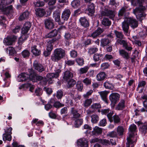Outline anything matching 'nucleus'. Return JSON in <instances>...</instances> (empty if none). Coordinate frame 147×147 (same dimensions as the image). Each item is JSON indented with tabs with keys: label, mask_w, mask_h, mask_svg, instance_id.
<instances>
[{
	"label": "nucleus",
	"mask_w": 147,
	"mask_h": 147,
	"mask_svg": "<svg viewBox=\"0 0 147 147\" xmlns=\"http://www.w3.org/2000/svg\"><path fill=\"white\" fill-rule=\"evenodd\" d=\"M89 67L87 66H85L84 67L81 68L79 70V73L80 74H83L86 73L88 71Z\"/></svg>",
	"instance_id": "4d7b16f0"
},
{
	"label": "nucleus",
	"mask_w": 147,
	"mask_h": 147,
	"mask_svg": "<svg viewBox=\"0 0 147 147\" xmlns=\"http://www.w3.org/2000/svg\"><path fill=\"white\" fill-rule=\"evenodd\" d=\"M136 126L134 124L131 125L129 127V130L130 133L129 134V136L127 137V142L126 144L127 147L129 146L130 147V145L133 144L136 142V138L134 137V132L136 131Z\"/></svg>",
	"instance_id": "7ed1b4c3"
},
{
	"label": "nucleus",
	"mask_w": 147,
	"mask_h": 147,
	"mask_svg": "<svg viewBox=\"0 0 147 147\" xmlns=\"http://www.w3.org/2000/svg\"><path fill=\"white\" fill-rule=\"evenodd\" d=\"M112 120L115 124L118 123L120 122V118L118 115H114L113 117Z\"/></svg>",
	"instance_id": "8fccbe9b"
},
{
	"label": "nucleus",
	"mask_w": 147,
	"mask_h": 147,
	"mask_svg": "<svg viewBox=\"0 0 147 147\" xmlns=\"http://www.w3.org/2000/svg\"><path fill=\"white\" fill-rule=\"evenodd\" d=\"M71 12L69 9H65L62 13L61 16V24H63L65 21H67L70 16Z\"/></svg>",
	"instance_id": "1a4fd4ad"
},
{
	"label": "nucleus",
	"mask_w": 147,
	"mask_h": 147,
	"mask_svg": "<svg viewBox=\"0 0 147 147\" xmlns=\"http://www.w3.org/2000/svg\"><path fill=\"white\" fill-rule=\"evenodd\" d=\"M95 7L94 4L93 3H89L86 9V12L88 14L92 15L95 12Z\"/></svg>",
	"instance_id": "a211bd4d"
},
{
	"label": "nucleus",
	"mask_w": 147,
	"mask_h": 147,
	"mask_svg": "<svg viewBox=\"0 0 147 147\" xmlns=\"http://www.w3.org/2000/svg\"><path fill=\"white\" fill-rule=\"evenodd\" d=\"M58 74H55L54 73L48 74L47 75V77L48 80H51L52 79L58 77Z\"/></svg>",
	"instance_id": "79ce46f5"
},
{
	"label": "nucleus",
	"mask_w": 147,
	"mask_h": 147,
	"mask_svg": "<svg viewBox=\"0 0 147 147\" xmlns=\"http://www.w3.org/2000/svg\"><path fill=\"white\" fill-rule=\"evenodd\" d=\"M17 39V36L14 35H11L7 36L4 38L3 42L7 45H13Z\"/></svg>",
	"instance_id": "0eeeda50"
},
{
	"label": "nucleus",
	"mask_w": 147,
	"mask_h": 147,
	"mask_svg": "<svg viewBox=\"0 0 147 147\" xmlns=\"http://www.w3.org/2000/svg\"><path fill=\"white\" fill-rule=\"evenodd\" d=\"M12 128L11 127H7L4 129L5 133L3 135V139L4 141L7 140L10 141L11 140L12 137L11 131Z\"/></svg>",
	"instance_id": "423d86ee"
},
{
	"label": "nucleus",
	"mask_w": 147,
	"mask_h": 147,
	"mask_svg": "<svg viewBox=\"0 0 147 147\" xmlns=\"http://www.w3.org/2000/svg\"><path fill=\"white\" fill-rule=\"evenodd\" d=\"M91 121L92 123H96L98 122L99 119V117L97 115H93L91 116Z\"/></svg>",
	"instance_id": "a19ab883"
},
{
	"label": "nucleus",
	"mask_w": 147,
	"mask_h": 147,
	"mask_svg": "<svg viewBox=\"0 0 147 147\" xmlns=\"http://www.w3.org/2000/svg\"><path fill=\"white\" fill-rule=\"evenodd\" d=\"M53 103V101L52 100H51L47 104L45 105V109L47 111L50 109L52 107V105L50 104V103Z\"/></svg>",
	"instance_id": "69168bd1"
},
{
	"label": "nucleus",
	"mask_w": 147,
	"mask_h": 147,
	"mask_svg": "<svg viewBox=\"0 0 147 147\" xmlns=\"http://www.w3.org/2000/svg\"><path fill=\"white\" fill-rule=\"evenodd\" d=\"M71 5L74 8H77L80 5L79 0H74L71 3Z\"/></svg>",
	"instance_id": "ea45409f"
},
{
	"label": "nucleus",
	"mask_w": 147,
	"mask_h": 147,
	"mask_svg": "<svg viewBox=\"0 0 147 147\" xmlns=\"http://www.w3.org/2000/svg\"><path fill=\"white\" fill-rule=\"evenodd\" d=\"M91 107L94 110H96L100 108H101V105L99 103H94L91 106Z\"/></svg>",
	"instance_id": "774afa93"
},
{
	"label": "nucleus",
	"mask_w": 147,
	"mask_h": 147,
	"mask_svg": "<svg viewBox=\"0 0 147 147\" xmlns=\"http://www.w3.org/2000/svg\"><path fill=\"white\" fill-rule=\"evenodd\" d=\"M123 47L125 49L128 51H131L133 49L131 45L129 43H128L127 42L124 45Z\"/></svg>",
	"instance_id": "5fc2aeb1"
},
{
	"label": "nucleus",
	"mask_w": 147,
	"mask_h": 147,
	"mask_svg": "<svg viewBox=\"0 0 147 147\" xmlns=\"http://www.w3.org/2000/svg\"><path fill=\"white\" fill-rule=\"evenodd\" d=\"M102 24L106 26H109L111 25V22L107 18H104L102 21Z\"/></svg>",
	"instance_id": "c9c22d12"
},
{
	"label": "nucleus",
	"mask_w": 147,
	"mask_h": 147,
	"mask_svg": "<svg viewBox=\"0 0 147 147\" xmlns=\"http://www.w3.org/2000/svg\"><path fill=\"white\" fill-rule=\"evenodd\" d=\"M106 77V74L104 72H101L98 74L96 76V80L98 81L104 80Z\"/></svg>",
	"instance_id": "bb28decb"
},
{
	"label": "nucleus",
	"mask_w": 147,
	"mask_h": 147,
	"mask_svg": "<svg viewBox=\"0 0 147 147\" xmlns=\"http://www.w3.org/2000/svg\"><path fill=\"white\" fill-rule=\"evenodd\" d=\"M35 7H42L45 5V3L43 1H38L34 3Z\"/></svg>",
	"instance_id": "338daca9"
},
{
	"label": "nucleus",
	"mask_w": 147,
	"mask_h": 147,
	"mask_svg": "<svg viewBox=\"0 0 147 147\" xmlns=\"http://www.w3.org/2000/svg\"><path fill=\"white\" fill-rule=\"evenodd\" d=\"M144 1V0H137L139 7L133 10V13L136 16L137 19L140 21H142L146 16V14L144 12L146 9L145 7L143 6Z\"/></svg>",
	"instance_id": "f257e3e1"
},
{
	"label": "nucleus",
	"mask_w": 147,
	"mask_h": 147,
	"mask_svg": "<svg viewBox=\"0 0 147 147\" xmlns=\"http://www.w3.org/2000/svg\"><path fill=\"white\" fill-rule=\"evenodd\" d=\"M58 33V30L55 29L46 35L45 37L46 38H47L55 36L57 35Z\"/></svg>",
	"instance_id": "c85d7f7f"
},
{
	"label": "nucleus",
	"mask_w": 147,
	"mask_h": 147,
	"mask_svg": "<svg viewBox=\"0 0 147 147\" xmlns=\"http://www.w3.org/2000/svg\"><path fill=\"white\" fill-rule=\"evenodd\" d=\"M79 22L82 26L85 27H88L89 25L88 21L85 17H82L80 18Z\"/></svg>",
	"instance_id": "412c9836"
},
{
	"label": "nucleus",
	"mask_w": 147,
	"mask_h": 147,
	"mask_svg": "<svg viewBox=\"0 0 147 147\" xmlns=\"http://www.w3.org/2000/svg\"><path fill=\"white\" fill-rule=\"evenodd\" d=\"M146 84V82L144 81H141L139 82L138 88H137V90H139L140 88H142L141 89H140V90L139 91L140 93H141L142 92Z\"/></svg>",
	"instance_id": "72a5a7b5"
},
{
	"label": "nucleus",
	"mask_w": 147,
	"mask_h": 147,
	"mask_svg": "<svg viewBox=\"0 0 147 147\" xmlns=\"http://www.w3.org/2000/svg\"><path fill=\"white\" fill-rule=\"evenodd\" d=\"M98 49L96 47H91L88 49V53L90 55H92L97 52Z\"/></svg>",
	"instance_id": "49530a36"
},
{
	"label": "nucleus",
	"mask_w": 147,
	"mask_h": 147,
	"mask_svg": "<svg viewBox=\"0 0 147 147\" xmlns=\"http://www.w3.org/2000/svg\"><path fill=\"white\" fill-rule=\"evenodd\" d=\"M124 131V129L122 127L119 126L117 127V132L119 135H123Z\"/></svg>",
	"instance_id": "6e6d98bb"
},
{
	"label": "nucleus",
	"mask_w": 147,
	"mask_h": 147,
	"mask_svg": "<svg viewBox=\"0 0 147 147\" xmlns=\"http://www.w3.org/2000/svg\"><path fill=\"white\" fill-rule=\"evenodd\" d=\"M83 123V120L82 119H77L75 120L74 125L75 127H79Z\"/></svg>",
	"instance_id": "a18cd8bd"
},
{
	"label": "nucleus",
	"mask_w": 147,
	"mask_h": 147,
	"mask_svg": "<svg viewBox=\"0 0 147 147\" xmlns=\"http://www.w3.org/2000/svg\"><path fill=\"white\" fill-rule=\"evenodd\" d=\"M102 128L98 126H95L93 129V130L92 131V134L95 135L96 134H100L102 133Z\"/></svg>",
	"instance_id": "473e14b6"
},
{
	"label": "nucleus",
	"mask_w": 147,
	"mask_h": 147,
	"mask_svg": "<svg viewBox=\"0 0 147 147\" xmlns=\"http://www.w3.org/2000/svg\"><path fill=\"white\" fill-rule=\"evenodd\" d=\"M38 119H33L31 122L32 124L35 123L36 125L39 126L40 124H42L43 123L42 121H38Z\"/></svg>",
	"instance_id": "0e129e2a"
},
{
	"label": "nucleus",
	"mask_w": 147,
	"mask_h": 147,
	"mask_svg": "<svg viewBox=\"0 0 147 147\" xmlns=\"http://www.w3.org/2000/svg\"><path fill=\"white\" fill-rule=\"evenodd\" d=\"M139 130L141 134L144 135L147 132V124L141 126L140 127Z\"/></svg>",
	"instance_id": "2f4dec72"
},
{
	"label": "nucleus",
	"mask_w": 147,
	"mask_h": 147,
	"mask_svg": "<svg viewBox=\"0 0 147 147\" xmlns=\"http://www.w3.org/2000/svg\"><path fill=\"white\" fill-rule=\"evenodd\" d=\"M101 13L102 15L108 16L111 19L113 18L115 16L113 11L108 10V9L106 8H105L104 9L101 11Z\"/></svg>",
	"instance_id": "9b49d317"
},
{
	"label": "nucleus",
	"mask_w": 147,
	"mask_h": 147,
	"mask_svg": "<svg viewBox=\"0 0 147 147\" xmlns=\"http://www.w3.org/2000/svg\"><path fill=\"white\" fill-rule=\"evenodd\" d=\"M103 31L102 29L99 28L91 34L90 36L95 38L100 34Z\"/></svg>",
	"instance_id": "cd10ccee"
},
{
	"label": "nucleus",
	"mask_w": 147,
	"mask_h": 147,
	"mask_svg": "<svg viewBox=\"0 0 147 147\" xmlns=\"http://www.w3.org/2000/svg\"><path fill=\"white\" fill-rule=\"evenodd\" d=\"M107 37L110 38H103L101 40V45L102 47H104L109 44L111 41V40L113 38V36L111 34H109L107 35Z\"/></svg>",
	"instance_id": "2eb2a0df"
},
{
	"label": "nucleus",
	"mask_w": 147,
	"mask_h": 147,
	"mask_svg": "<svg viewBox=\"0 0 147 147\" xmlns=\"http://www.w3.org/2000/svg\"><path fill=\"white\" fill-rule=\"evenodd\" d=\"M108 93L109 92L107 91H102L99 92L102 99L106 103H107V97Z\"/></svg>",
	"instance_id": "7c9ffc66"
},
{
	"label": "nucleus",
	"mask_w": 147,
	"mask_h": 147,
	"mask_svg": "<svg viewBox=\"0 0 147 147\" xmlns=\"http://www.w3.org/2000/svg\"><path fill=\"white\" fill-rule=\"evenodd\" d=\"M35 11L36 15L40 17L43 16L45 13V12L44 9L40 8L36 9Z\"/></svg>",
	"instance_id": "a878e982"
},
{
	"label": "nucleus",
	"mask_w": 147,
	"mask_h": 147,
	"mask_svg": "<svg viewBox=\"0 0 147 147\" xmlns=\"http://www.w3.org/2000/svg\"><path fill=\"white\" fill-rule=\"evenodd\" d=\"M82 82L86 85H89L91 84V80L89 78H86L82 80Z\"/></svg>",
	"instance_id": "09e8293b"
},
{
	"label": "nucleus",
	"mask_w": 147,
	"mask_h": 147,
	"mask_svg": "<svg viewBox=\"0 0 147 147\" xmlns=\"http://www.w3.org/2000/svg\"><path fill=\"white\" fill-rule=\"evenodd\" d=\"M22 54L23 57L26 58L29 56L30 53L28 50H25L22 52Z\"/></svg>",
	"instance_id": "680f3d73"
},
{
	"label": "nucleus",
	"mask_w": 147,
	"mask_h": 147,
	"mask_svg": "<svg viewBox=\"0 0 147 147\" xmlns=\"http://www.w3.org/2000/svg\"><path fill=\"white\" fill-rule=\"evenodd\" d=\"M28 37V36L25 35H22L21 34V36L19 38L18 43L19 45H21L22 43L26 40L27 38Z\"/></svg>",
	"instance_id": "58836bf2"
},
{
	"label": "nucleus",
	"mask_w": 147,
	"mask_h": 147,
	"mask_svg": "<svg viewBox=\"0 0 147 147\" xmlns=\"http://www.w3.org/2000/svg\"><path fill=\"white\" fill-rule=\"evenodd\" d=\"M31 26V24L29 22H26L21 29V34L28 36L27 33Z\"/></svg>",
	"instance_id": "9d476101"
},
{
	"label": "nucleus",
	"mask_w": 147,
	"mask_h": 147,
	"mask_svg": "<svg viewBox=\"0 0 147 147\" xmlns=\"http://www.w3.org/2000/svg\"><path fill=\"white\" fill-rule=\"evenodd\" d=\"M119 52L120 55L123 58L127 59L129 58V54L125 50L123 49L120 50Z\"/></svg>",
	"instance_id": "393cba45"
},
{
	"label": "nucleus",
	"mask_w": 147,
	"mask_h": 147,
	"mask_svg": "<svg viewBox=\"0 0 147 147\" xmlns=\"http://www.w3.org/2000/svg\"><path fill=\"white\" fill-rule=\"evenodd\" d=\"M126 22H127L131 27L135 28L138 27V21L135 19L132 18H126Z\"/></svg>",
	"instance_id": "ddd939ff"
},
{
	"label": "nucleus",
	"mask_w": 147,
	"mask_h": 147,
	"mask_svg": "<svg viewBox=\"0 0 147 147\" xmlns=\"http://www.w3.org/2000/svg\"><path fill=\"white\" fill-rule=\"evenodd\" d=\"M125 101L121 100L120 102L115 107V109L117 110H122L125 107Z\"/></svg>",
	"instance_id": "5701e85b"
},
{
	"label": "nucleus",
	"mask_w": 147,
	"mask_h": 147,
	"mask_svg": "<svg viewBox=\"0 0 147 147\" xmlns=\"http://www.w3.org/2000/svg\"><path fill=\"white\" fill-rule=\"evenodd\" d=\"M29 75L26 73H22L18 76L17 80L18 82L25 81L29 79L33 82H36V74L32 69H28Z\"/></svg>",
	"instance_id": "f03ea898"
},
{
	"label": "nucleus",
	"mask_w": 147,
	"mask_h": 147,
	"mask_svg": "<svg viewBox=\"0 0 147 147\" xmlns=\"http://www.w3.org/2000/svg\"><path fill=\"white\" fill-rule=\"evenodd\" d=\"M76 83V81L73 79L69 80L67 82V87L68 88H70L73 87Z\"/></svg>",
	"instance_id": "4c0bfd02"
},
{
	"label": "nucleus",
	"mask_w": 147,
	"mask_h": 147,
	"mask_svg": "<svg viewBox=\"0 0 147 147\" xmlns=\"http://www.w3.org/2000/svg\"><path fill=\"white\" fill-rule=\"evenodd\" d=\"M31 52L35 56H38L41 53V51L37 48L36 46L34 45L32 46Z\"/></svg>",
	"instance_id": "4be33fe9"
},
{
	"label": "nucleus",
	"mask_w": 147,
	"mask_h": 147,
	"mask_svg": "<svg viewBox=\"0 0 147 147\" xmlns=\"http://www.w3.org/2000/svg\"><path fill=\"white\" fill-rule=\"evenodd\" d=\"M53 105L55 108H59L63 107L64 105L61 103L59 101H56L54 102Z\"/></svg>",
	"instance_id": "e2e57ef3"
},
{
	"label": "nucleus",
	"mask_w": 147,
	"mask_h": 147,
	"mask_svg": "<svg viewBox=\"0 0 147 147\" xmlns=\"http://www.w3.org/2000/svg\"><path fill=\"white\" fill-rule=\"evenodd\" d=\"M100 142L104 145L108 146L110 145V142L109 140L105 139H100Z\"/></svg>",
	"instance_id": "bf43d9fd"
},
{
	"label": "nucleus",
	"mask_w": 147,
	"mask_h": 147,
	"mask_svg": "<svg viewBox=\"0 0 147 147\" xmlns=\"http://www.w3.org/2000/svg\"><path fill=\"white\" fill-rule=\"evenodd\" d=\"M122 28L124 33L125 35H127L129 28V24L126 22V18L125 19L124 21L122 22Z\"/></svg>",
	"instance_id": "6ab92c4d"
},
{
	"label": "nucleus",
	"mask_w": 147,
	"mask_h": 147,
	"mask_svg": "<svg viewBox=\"0 0 147 147\" xmlns=\"http://www.w3.org/2000/svg\"><path fill=\"white\" fill-rule=\"evenodd\" d=\"M92 102V99L91 98L87 99L84 102V106L85 107H87L89 106Z\"/></svg>",
	"instance_id": "13d9d810"
},
{
	"label": "nucleus",
	"mask_w": 147,
	"mask_h": 147,
	"mask_svg": "<svg viewBox=\"0 0 147 147\" xmlns=\"http://www.w3.org/2000/svg\"><path fill=\"white\" fill-rule=\"evenodd\" d=\"M64 37L66 40H69L72 38H74V36L73 35H71L70 33L68 32L65 33Z\"/></svg>",
	"instance_id": "37998d69"
},
{
	"label": "nucleus",
	"mask_w": 147,
	"mask_h": 147,
	"mask_svg": "<svg viewBox=\"0 0 147 147\" xmlns=\"http://www.w3.org/2000/svg\"><path fill=\"white\" fill-rule=\"evenodd\" d=\"M33 65L34 69L39 72H42L45 70V68L44 66L37 60L34 61Z\"/></svg>",
	"instance_id": "f8f14e48"
},
{
	"label": "nucleus",
	"mask_w": 147,
	"mask_h": 147,
	"mask_svg": "<svg viewBox=\"0 0 147 147\" xmlns=\"http://www.w3.org/2000/svg\"><path fill=\"white\" fill-rule=\"evenodd\" d=\"M44 24L45 28L48 29H51L54 27L53 20L51 18L45 19L44 20Z\"/></svg>",
	"instance_id": "6e6552de"
},
{
	"label": "nucleus",
	"mask_w": 147,
	"mask_h": 147,
	"mask_svg": "<svg viewBox=\"0 0 147 147\" xmlns=\"http://www.w3.org/2000/svg\"><path fill=\"white\" fill-rule=\"evenodd\" d=\"M104 86L107 89H112L113 88L112 84L109 81H106L104 83Z\"/></svg>",
	"instance_id": "de8ad7c7"
},
{
	"label": "nucleus",
	"mask_w": 147,
	"mask_h": 147,
	"mask_svg": "<svg viewBox=\"0 0 147 147\" xmlns=\"http://www.w3.org/2000/svg\"><path fill=\"white\" fill-rule=\"evenodd\" d=\"M63 95V92L61 90H58L56 92V96L58 99H61Z\"/></svg>",
	"instance_id": "864d4df0"
},
{
	"label": "nucleus",
	"mask_w": 147,
	"mask_h": 147,
	"mask_svg": "<svg viewBox=\"0 0 147 147\" xmlns=\"http://www.w3.org/2000/svg\"><path fill=\"white\" fill-rule=\"evenodd\" d=\"M7 22L6 20L5 17L3 16H1L0 18V24L2 26H4L6 27V24Z\"/></svg>",
	"instance_id": "3c124183"
},
{
	"label": "nucleus",
	"mask_w": 147,
	"mask_h": 147,
	"mask_svg": "<svg viewBox=\"0 0 147 147\" xmlns=\"http://www.w3.org/2000/svg\"><path fill=\"white\" fill-rule=\"evenodd\" d=\"M77 144L81 147H88V140L84 138L80 139L77 141Z\"/></svg>",
	"instance_id": "f3484780"
},
{
	"label": "nucleus",
	"mask_w": 147,
	"mask_h": 147,
	"mask_svg": "<svg viewBox=\"0 0 147 147\" xmlns=\"http://www.w3.org/2000/svg\"><path fill=\"white\" fill-rule=\"evenodd\" d=\"M6 50L7 52L8 50L9 54L11 55H13L15 53L14 49L12 47H9L8 48L6 49Z\"/></svg>",
	"instance_id": "052dcab7"
},
{
	"label": "nucleus",
	"mask_w": 147,
	"mask_h": 147,
	"mask_svg": "<svg viewBox=\"0 0 147 147\" xmlns=\"http://www.w3.org/2000/svg\"><path fill=\"white\" fill-rule=\"evenodd\" d=\"M29 13L28 11H26L22 14L20 15L19 17V20L22 21L26 19H27L29 17Z\"/></svg>",
	"instance_id": "c756f323"
},
{
	"label": "nucleus",
	"mask_w": 147,
	"mask_h": 147,
	"mask_svg": "<svg viewBox=\"0 0 147 147\" xmlns=\"http://www.w3.org/2000/svg\"><path fill=\"white\" fill-rule=\"evenodd\" d=\"M73 77V74L72 73L69 71H67L64 73L63 78L65 80L67 81L70 78Z\"/></svg>",
	"instance_id": "b1692460"
},
{
	"label": "nucleus",
	"mask_w": 147,
	"mask_h": 147,
	"mask_svg": "<svg viewBox=\"0 0 147 147\" xmlns=\"http://www.w3.org/2000/svg\"><path fill=\"white\" fill-rule=\"evenodd\" d=\"M53 17L55 21L58 22L59 24L61 25L63 24H61L60 23L61 21V19H60V13L58 10H56L53 12Z\"/></svg>",
	"instance_id": "dca6fc26"
},
{
	"label": "nucleus",
	"mask_w": 147,
	"mask_h": 147,
	"mask_svg": "<svg viewBox=\"0 0 147 147\" xmlns=\"http://www.w3.org/2000/svg\"><path fill=\"white\" fill-rule=\"evenodd\" d=\"M14 0H0V10L3 11L8 13L12 9V6L7 5L11 4Z\"/></svg>",
	"instance_id": "20e7f679"
},
{
	"label": "nucleus",
	"mask_w": 147,
	"mask_h": 147,
	"mask_svg": "<svg viewBox=\"0 0 147 147\" xmlns=\"http://www.w3.org/2000/svg\"><path fill=\"white\" fill-rule=\"evenodd\" d=\"M65 55V52L61 48L57 49L54 51V53L51 56L53 61L56 62L63 58Z\"/></svg>",
	"instance_id": "39448f33"
},
{
	"label": "nucleus",
	"mask_w": 147,
	"mask_h": 147,
	"mask_svg": "<svg viewBox=\"0 0 147 147\" xmlns=\"http://www.w3.org/2000/svg\"><path fill=\"white\" fill-rule=\"evenodd\" d=\"M57 39L56 38H54L48 40L47 44V50L49 51H51L53 48V45L52 44L55 42L57 40Z\"/></svg>",
	"instance_id": "aec40b11"
},
{
	"label": "nucleus",
	"mask_w": 147,
	"mask_h": 147,
	"mask_svg": "<svg viewBox=\"0 0 147 147\" xmlns=\"http://www.w3.org/2000/svg\"><path fill=\"white\" fill-rule=\"evenodd\" d=\"M76 87L77 89L79 91H81L83 88V84L81 81H78L77 82Z\"/></svg>",
	"instance_id": "603ef678"
},
{
	"label": "nucleus",
	"mask_w": 147,
	"mask_h": 147,
	"mask_svg": "<svg viewBox=\"0 0 147 147\" xmlns=\"http://www.w3.org/2000/svg\"><path fill=\"white\" fill-rule=\"evenodd\" d=\"M71 113L73 115V117L74 118H78L80 117V115L78 113L74 107L72 108L71 110Z\"/></svg>",
	"instance_id": "f704fd0d"
},
{
	"label": "nucleus",
	"mask_w": 147,
	"mask_h": 147,
	"mask_svg": "<svg viewBox=\"0 0 147 147\" xmlns=\"http://www.w3.org/2000/svg\"><path fill=\"white\" fill-rule=\"evenodd\" d=\"M114 33L117 38L120 39H122L123 38L124 36L122 32L115 30Z\"/></svg>",
	"instance_id": "c03bdc74"
},
{
	"label": "nucleus",
	"mask_w": 147,
	"mask_h": 147,
	"mask_svg": "<svg viewBox=\"0 0 147 147\" xmlns=\"http://www.w3.org/2000/svg\"><path fill=\"white\" fill-rule=\"evenodd\" d=\"M120 96L118 93H113L110 95L109 98L112 103L116 104L119 100Z\"/></svg>",
	"instance_id": "4468645a"
},
{
	"label": "nucleus",
	"mask_w": 147,
	"mask_h": 147,
	"mask_svg": "<svg viewBox=\"0 0 147 147\" xmlns=\"http://www.w3.org/2000/svg\"><path fill=\"white\" fill-rule=\"evenodd\" d=\"M103 57V55L102 54L96 53L94 54L93 57V60L96 62L100 60Z\"/></svg>",
	"instance_id": "e433bc0d"
}]
</instances>
